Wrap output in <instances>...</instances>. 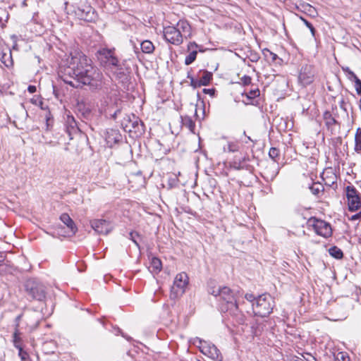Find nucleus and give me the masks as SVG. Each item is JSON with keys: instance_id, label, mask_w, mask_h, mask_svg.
I'll return each instance as SVG.
<instances>
[{"instance_id": "nucleus-1", "label": "nucleus", "mask_w": 361, "mask_h": 361, "mask_svg": "<svg viewBox=\"0 0 361 361\" xmlns=\"http://www.w3.org/2000/svg\"><path fill=\"white\" fill-rule=\"evenodd\" d=\"M65 83L75 88L87 85L90 90L101 87L103 75L92 65V60L82 52L75 50L67 59V66L61 71Z\"/></svg>"}, {"instance_id": "nucleus-2", "label": "nucleus", "mask_w": 361, "mask_h": 361, "mask_svg": "<svg viewBox=\"0 0 361 361\" xmlns=\"http://www.w3.org/2000/svg\"><path fill=\"white\" fill-rule=\"evenodd\" d=\"M209 293L217 298L221 312H227L240 324L245 323V316L238 307V293L237 292L227 286H218L210 288Z\"/></svg>"}, {"instance_id": "nucleus-3", "label": "nucleus", "mask_w": 361, "mask_h": 361, "mask_svg": "<svg viewBox=\"0 0 361 361\" xmlns=\"http://www.w3.org/2000/svg\"><path fill=\"white\" fill-rule=\"evenodd\" d=\"M274 301L270 295H259L252 304L253 312L255 315L265 317L272 312Z\"/></svg>"}, {"instance_id": "nucleus-4", "label": "nucleus", "mask_w": 361, "mask_h": 361, "mask_svg": "<svg viewBox=\"0 0 361 361\" xmlns=\"http://www.w3.org/2000/svg\"><path fill=\"white\" fill-rule=\"evenodd\" d=\"M27 295L32 300L43 301L46 298V290L43 284L35 279H28L25 283Z\"/></svg>"}, {"instance_id": "nucleus-5", "label": "nucleus", "mask_w": 361, "mask_h": 361, "mask_svg": "<svg viewBox=\"0 0 361 361\" xmlns=\"http://www.w3.org/2000/svg\"><path fill=\"white\" fill-rule=\"evenodd\" d=\"M121 125L126 132L141 135L145 132V125L135 114L127 115L123 118Z\"/></svg>"}, {"instance_id": "nucleus-6", "label": "nucleus", "mask_w": 361, "mask_h": 361, "mask_svg": "<svg viewBox=\"0 0 361 361\" xmlns=\"http://www.w3.org/2000/svg\"><path fill=\"white\" fill-rule=\"evenodd\" d=\"M195 343H198L197 346L204 355L215 361H222L221 353L214 344L199 338H195Z\"/></svg>"}, {"instance_id": "nucleus-7", "label": "nucleus", "mask_w": 361, "mask_h": 361, "mask_svg": "<svg viewBox=\"0 0 361 361\" xmlns=\"http://www.w3.org/2000/svg\"><path fill=\"white\" fill-rule=\"evenodd\" d=\"M97 59L101 64L108 70H113L114 66H118L119 61L111 49H102L97 51Z\"/></svg>"}, {"instance_id": "nucleus-8", "label": "nucleus", "mask_w": 361, "mask_h": 361, "mask_svg": "<svg viewBox=\"0 0 361 361\" xmlns=\"http://www.w3.org/2000/svg\"><path fill=\"white\" fill-rule=\"evenodd\" d=\"M188 276L185 272L178 274L176 276L173 284L171 289V298H178L184 293L185 288L188 283Z\"/></svg>"}, {"instance_id": "nucleus-9", "label": "nucleus", "mask_w": 361, "mask_h": 361, "mask_svg": "<svg viewBox=\"0 0 361 361\" xmlns=\"http://www.w3.org/2000/svg\"><path fill=\"white\" fill-rule=\"evenodd\" d=\"M307 225L312 227L317 235L324 238H329L332 235L331 226L325 221L311 217L307 221Z\"/></svg>"}, {"instance_id": "nucleus-10", "label": "nucleus", "mask_w": 361, "mask_h": 361, "mask_svg": "<svg viewBox=\"0 0 361 361\" xmlns=\"http://www.w3.org/2000/svg\"><path fill=\"white\" fill-rule=\"evenodd\" d=\"M348 209L355 212L361 208V195L353 185L345 188Z\"/></svg>"}, {"instance_id": "nucleus-11", "label": "nucleus", "mask_w": 361, "mask_h": 361, "mask_svg": "<svg viewBox=\"0 0 361 361\" xmlns=\"http://www.w3.org/2000/svg\"><path fill=\"white\" fill-rule=\"evenodd\" d=\"M164 37L169 43L180 45L183 43V35L175 26H167L164 28Z\"/></svg>"}, {"instance_id": "nucleus-12", "label": "nucleus", "mask_w": 361, "mask_h": 361, "mask_svg": "<svg viewBox=\"0 0 361 361\" xmlns=\"http://www.w3.org/2000/svg\"><path fill=\"white\" fill-rule=\"evenodd\" d=\"M75 14L78 17L87 22H93L97 18L95 10L87 4L81 5L75 11Z\"/></svg>"}, {"instance_id": "nucleus-13", "label": "nucleus", "mask_w": 361, "mask_h": 361, "mask_svg": "<svg viewBox=\"0 0 361 361\" xmlns=\"http://www.w3.org/2000/svg\"><path fill=\"white\" fill-rule=\"evenodd\" d=\"M90 225L92 229L99 234L107 235L113 229L111 223L104 219L92 220L90 221Z\"/></svg>"}, {"instance_id": "nucleus-14", "label": "nucleus", "mask_w": 361, "mask_h": 361, "mask_svg": "<svg viewBox=\"0 0 361 361\" xmlns=\"http://www.w3.org/2000/svg\"><path fill=\"white\" fill-rule=\"evenodd\" d=\"M314 78V71L312 66L305 65L302 67L299 74V80L303 85H310L313 82Z\"/></svg>"}, {"instance_id": "nucleus-15", "label": "nucleus", "mask_w": 361, "mask_h": 361, "mask_svg": "<svg viewBox=\"0 0 361 361\" xmlns=\"http://www.w3.org/2000/svg\"><path fill=\"white\" fill-rule=\"evenodd\" d=\"M23 317V314H19L17 316L15 319V328H14V332L13 334V345L16 348L20 351V349H23L22 348V339L20 337V322Z\"/></svg>"}, {"instance_id": "nucleus-16", "label": "nucleus", "mask_w": 361, "mask_h": 361, "mask_svg": "<svg viewBox=\"0 0 361 361\" xmlns=\"http://www.w3.org/2000/svg\"><path fill=\"white\" fill-rule=\"evenodd\" d=\"M121 139V135L118 130L109 128L105 133V140L109 147L118 143Z\"/></svg>"}, {"instance_id": "nucleus-17", "label": "nucleus", "mask_w": 361, "mask_h": 361, "mask_svg": "<svg viewBox=\"0 0 361 361\" xmlns=\"http://www.w3.org/2000/svg\"><path fill=\"white\" fill-rule=\"evenodd\" d=\"M198 47L199 45L195 42H191L188 44V51L190 53L185 59V65H190L195 61L197 54L198 53Z\"/></svg>"}, {"instance_id": "nucleus-18", "label": "nucleus", "mask_w": 361, "mask_h": 361, "mask_svg": "<svg viewBox=\"0 0 361 361\" xmlns=\"http://www.w3.org/2000/svg\"><path fill=\"white\" fill-rule=\"evenodd\" d=\"M323 118L325 123V126L331 134L335 131L336 126H339V123L333 117L331 113L329 111H326L323 114Z\"/></svg>"}, {"instance_id": "nucleus-19", "label": "nucleus", "mask_w": 361, "mask_h": 361, "mask_svg": "<svg viewBox=\"0 0 361 361\" xmlns=\"http://www.w3.org/2000/svg\"><path fill=\"white\" fill-rule=\"evenodd\" d=\"M98 90H102L103 94L111 98L112 96L116 95L117 85L112 80L107 82H102L101 87Z\"/></svg>"}, {"instance_id": "nucleus-20", "label": "nucleus", "mask_w": 361, "mask_h": 361, "mask_svg": "<svg viewBox=\"0 0 361 361\" xmlns=\"http://www.w3.org/2000/svg\"><path fill=\"white\" fill-rule=\"evenodd\" d=\"M66 133L72 139V136L78 133L79 128L77 126V123L73 116H68L66 121Z\"/></svg>"}, {"instance_id": "nucleus-21", "label": "nucleus", "mask_w": 361, "mask_h": 361, "mask_svg": "<svg viewBox=\"0 0 361 361\" xmlns=\"http://www.w3.org/2000/svg\"><path fill=\"white\" fill-rule=\"evenodd\" d=\"M175 27L180 31V34L183 35V37H190L192 35L191 27L186 20H180L176 25Z\"/></svg>"}, {"instance_id": "nucleus-22", "label": "nucleus", "mask_w": 361, "mask_h": 361, "mask_svg": "<svg viewBox=\"0 0 361 361\" xmlns=\"http://www.w3.org/2000/svg\"><path fill=\"white\" fill-rule=\"evenodd\" d=\"M112 71H114V75L116 79L123 82L127 80L128 73H129L128 68H126L125 71L120 63L118 66H114Z\"/></svg>"}, {"instance_id": "nucleus-23", "label": "nucleus", "mask_w": 361, "mask_h": 361, "mask_svg": "<svg viewBox=\"0 0 361 361\" xmlns=\"http://www.w3.org/2000/svg\"><path fill=\"white\" fill-rule=\"evenodd\" d=\"M60 219L70 229V231L73 234H75L76 233L78 230L77 227L75 225L74 221L72 220V219L68 214H62L60 216Z\"/></svg>"}, {"instance_id": "nucleus-24", "label": "nucleus", "mask_w": 361, "mask_h": 361, "mask_svg": "<svg viewBox=\"0 0 361 361\" xmlns=\"http://www.w3.org/2000/svg\"><path fill=\"white\" fill-rule=\"evenodd\" d=\"M269 156L273 160L271 163L269 164L271 168L276 170V163L277 162V157L279 156V149L276 147H271L269 151Z\"/></svg>"}, {"instance_id": "nucleus-25", "label": "nucleus", "mask_w": 361, "mask_h": 361, "mask_svg": "<svg viewBox=\"0 0 361 361\" xmlns=\"http://www.w3.org/2000/svg\"><path fill=\"white\" fill-rule=\"evenodd\" d=\"M142 51L145 54H152L154 50L153 43L149 40H144L140 44Z\"/></svg>"}, {"instance_id": "nucleus-26", "label": "nucleus", "mask_w": 361, "mask_h": 361, "mask_svg": "<svg viewBox=\"0 0 361 361\" xmlns=\"http://www.w3.org/2000/svg\"><path fill=\"white\" fill-rule=\"evenodd\" d=\"M180 118L182 125L188 128L190 130L193 131L195 125L192 119L188 116H181Z\"/></svg>"}, {"instance_id": "nucleus-27", "label": "nucleus", "mask_w": 361, "mask_h": 361, "mask_svg": "<svg viewBox=\"0 0 361 361\" xmlns=\"http://www.w3.org/2000/svg\"><path fill=\"white\" fill-rule=\"evenodd\" d=\"M212 79V73L207 71H203L202 75L199 80L202 86H206L209 84Z\"/></svg>"}, {"instance_id": "nucleus-28", "label": "nucleus", "mask_w": 361, "mask_h": 361, "mask_svg": "<svg viewBox=\"0 0 361 361\" xmlns=\"http://www.w3.org/2000/svg\"><path fill=\"white\" fill-rule=\"evenodd\" d=\"M152 271L159 273L161 270V261L157 257H153L151 261Z\"/></svg>"}, {"instance_id": "nucleus-29", "label": "nucleus", "mask_w": 361, "mask_h": 361, "mask_svg": "<svg viewBox=\"0 0 361 361\" xmlns=\"http://www.w3.org/2000/svg\"><path fill=\"white\" fill-rule=\"evenodd\" d=\"M329 253L331 257L337 259H341L343 257V251L336 246L330 247L329 250Z\"/></svg>"}, {"instance_id": "nucleus-30", "label": "nucleus", "mask_w": 361, "mask_h": 361, "mask_svg": "<svg viewBox=\"0 0 361 361\" xmlns=\"http://www.w3.org/2000/svg\"><path fill=\"white\" fill-rule=\"evenodd\" d=\"M0 60L6 67H10L13 65V60L11 56V51L8 53H3Z\"/></svg>"}, {"instance_id": "nucleus-31", "label": "nucleus", "mask_w": 361, "mask_h": 361, "mask_svg": "<svg viewBox=\"0 0 361 361\" xmlns=\"http://www.w3.org/2000/svg\"><path fill=\"white\" fill-rule=\"evenodd\" d=\"M310 189L312 193L316 196H319L320 192H322L324 190V186L319 183H313L310 186Z\"/></svg>"}, {"instance_id": "nucleus-32", "label": "nucleus", "mask_w": 361, "mask_h": 361, "mask_svg": "<svg viewBox=\"0 0 361 361\" xmlns=\"http://www.w3.org/2000/svg\"><path fill=\"white\" fill-rule=\"evenodd\" d=\"M300 19L304 23V24L307 26V27L309 28V30L312 34V36L315 38L316 30H315L314 27L313 26V25L302 16L300 17Z\"/></svg>"}, {"instance_id": "nucleus-33", "label": "nucleus", "mask_w": 361, "mask_h": 361, "mask_svg": "<svg viewBox=\"0 0 361 361\" xmlns=\"http://www.w3.org/2000/svg\"><path fill=\"white\" fill-rule=\"evenodd\" d=\"M351 81L355 82V87L357 94H361V80L357 77L356 75L352 77Z\"/></svg>"}, {"instance_id": "nucleus-34", "label": "nucleus", "mask_w": 361, "mask_h": 361, "mask_svg": "<svg viewBox=\"0 0 361 361\" xmlns=\"http://www.w3.org/2000/svg\"><path fill=\"white\" fill-rule=\"evenodd\" d=\"M245 95L249 100H251L259 96V90L258 88L251 90L248 93H246Z\"/></svg>"}, {"instance_id": "nucleus-35", "label": "nucleus", "mask_w": 361, "mask_h": 361, "mask_svg": "<svg viewBox=\"0 0 361 361\" xmlns=\"http://www.w3.org/2000/svg\"><path fill=\"white\" fill-rule=\"evenodd\" d=\"M18 355L22 361H32L29 354L23 349H20V351H18Z\"/></svg>"}, {"instance_id": "nucleus-36", "label": "nucleus", "mask_w": 361, "mask_h": 361, "mask_svg": "<svg viewBox=\"0 0 361 361\" xmlns=\"http://www.w3.org/2000/svg\"><path fill=\"white\" fill-rule=\"evenodd\" d=\"M188 78L190 80V85L193 88H197L201 87V84L199 80H195L192 76H191L190 74L188 75Z\"/></svg>"}, {"instance_id": "nucleus-37", "label": "nucleus", "mask_w": 361, "mask_h": 361, "mask_svg": "<svg viewBox=\"0 0 361 361\" xmlns=\"http://www.w3.org/2000/svg\"><path fill=\"white\" fill-rule=\"evenodd\" d=\"M140 237V235L134 231H131L129 233V238L135 244L137 247H139V243L137 240V238Z\"/></svg>"}, {"instance_id": "nucleus-38", "label": "nucleus", "mask_w": 361, "mask_h": 361, "mask_svg": "<svg viewBox=\"0 0 361 361\" xmlns=\"http://www.w3.org/2000/svg\"><path fill=\"white\" fill-rule=\"evenodd\" d=\"M18 114L21 119H26L28 116L27 111L25 109L24 106L22 104L21 108L18 110Z\"/></svg>"}, {"instance_id": "nucleus-39", "label": "nucleus", "mask_w": 361, "mask_h": 361, "mask_svg": "<svg viewBox=\"0 0 361 361\" xmlns=\"http://www.w3.org/2000/svg\"><path fill=\"white\" fill-rule=\"evenodd\" d=\"M342 70L346 73L349 80H352V77L355 75L349 67H342Z\"/></svg>"}, {"instance_id": "nucleus-40", "label": "nucleus", "mask_w": 361, "mask_h": 361, "mask_svg": "<svg viewBox=\"0 0 361 361\" xmlns=\"http://www.w3.org/2000/svg\"><path fill=\"white\" fill-rule=\"evenodd\" d=\"M240 80H241V83L245 86V85H248L251 83L252 78L248 75H244L243 77H242L240 78Z\"/></svg>"}, {"instance_id": "nucleus-41", "label": "nucleus", "mask_w": 361, "mask_h": 361, "mask_svg": "<svg viewBox=\"0 0 361 361\" xmlns=\"http://www.w3.org/2000/svg\"><path fill=\"white\" fill-rule=\"evenodd\" d=\"M46 121V130H50L54 125V118L45 119Z\"/></svg>"}, {"instance_id": "nucleus-42", "label": "nucleus", "mask_w": 361, "mask_h": 361, "mask_svg": "<svg viewBox=\"0 0 361 361\" xmlns=\"http://www.w3.org/2000/svg\"><path fill=\"white\" fill-rule=\"evenodd\" d=\"M354 150L357 153H360L361 152V139L355 140V147Z\"/></svg>"}, {"instance_id": "nucleus-43", "label": "nucleus", "mask_w": 361, "mask_h": 361, "mask_svg": "<svg viewBox=\"0 0 361 361\" xmlns=\"http://www.w3.org/2000/svg\"><path fill=\"white\" fill-rule=\"evenodd\" d=\"M357 219H360L361 220V211L354 215H353L352 216H350L349 218V220L350 221H355V220H357Z\"/></svg>"}, {"instance_id": "nucleus-44", "label": "nucleus", "mask_w": 361, "mask_h": 361, "mask_svg": "<svg viewBox=\"0 0 361 361\" xmlns=\"http://www.w3.org/2000/svg\"><path fill=\"white\" fill-rule=\"evenodd\" d=\"M267 51L269 53L272 62H274L278 59V56L276 54L271 52L268 49H267Z\"/></svg>"}, {"instance_id": "nucleus-45", "label": "nucleus", "mask_w": 361, "mask_h": 361, "mask_svg": "<svg viewBox=\"0 0 361 361\" xmlns=\"http://www.w3.org/2000/svg\"><path fill=\"white\" fill-rule=\"evenodd\" d=\"M203 92L205 94H209L211 96H214L215 90L214 89H204Z\"/></svg>"}, {"instance_id": "nucleus-46", "label": "nucleus", "mask_w": 361, "mask_h": 361, "mask_svg": "<svg viewBox=\"0 0 361 361\" xmlns=\"http://www.w3.org/2000/svg\"><path fill=\"white\" fill-rule=\"evenodd\" d=\"M228 149L229 152H234L238 150L237 146L234 144H228Z\"/></svg>"}, {"instance_id": "nucleus-47", "label": "nucleus", "mask_w": 361, "mask_h": 361, "mask_svg": "<svg viewBox=\"0 0 361 361\" xmlns=\"http://www.w3.org/2000/svg\"><path fill=\"white\" fill-rule=\"evenodd\" d=\"M361 139V128H358L357 129L356 133L355 135V140Z\"/></svg>"}, {"instance_id": "nucleus-48", "label": "nucleus", "mask_w": 361, "mask_h": 361, "mask_svg": "<svg viewBox=\"0 0 361 361\" xmlns=\"http://www.w3.org/2000/svg\"><path fill=\"white\" fill-rule=\"evenodd\" d=\"M245 298L248 301L252 302L254 300H256L252 294H246Z\"/></svg>"}, {"instance_id": "nucleus-49", "label": "nucleus", "mask_w": 361, "mask_h": 361, "mask_svg": "<svg viewBox=\"0 0 361 361\" xmlns=\"http://www.w3.org/2000/svg\"><path fill=\"white\" fill-rule=\"evenodd\" d=\"M27 90L30 93H35L37 89L36 87L34 85H29L27 87Z\"/></svg>"}, {"instance_id": "nucleus-50", "label": "nucleus", "mask_w": 361, "mask_h": 361, "mask_svg": "<svg viewBox=\"0 0 361 361\" xmlns=\"http://www.w3.org/2000/svg\"><path fill=\"white\" fill-rule=\"evenodd\" d=\"M47 118H53V116L51 115V112L49 110H47L45 114H44V118L45 119H47Z\"/></svg>"}, {"instance_id": "nucleus-51", "label": "nucleus", "mask_w": 361, "mask_h": 361, "mask_svg": "<svg viewBox=\"0 0 361 361\" xmlns=\"http://www.w3.org/2000/svg\"><path fill=\"white\" fill-rule=\"evenodd\" d=\"M341 355V357H338V360H341V361H349V359L348 357H345L343 353H339L338 355Z\"/></svg>"}, {"instance_id": "nucleus-52", "label": "nucleus", "mask_w": 361, "mask_h": 361, "mask_svg": "<svg viewBox=\"0 0 361 361\" xmlns=\"http://www.w3.org/2000/svg\"><path fill=\"white\" fill-rule=\"evenodd\" d=\"M234 169H235L237 170H240V169H243V167L240 165V164H239L238 166H234Z\"/></svg>"}, {"instance_id": "nucleus-53", "label": "nucleus", "mask_w": 361, "mask_h": 361, "mask_svg": "<svg viewBox=\"0 0 361 361\" xmlns=\"http://www.w3.org/2000/svg\"><path fill=\"white\" fill-rule=\"evenodd\" d=\"M30 102H31L32 104H37V99H35V98H32V99H31Z\"/></svg>"}, {"instance_id": "nucleus-54", "label": "nucleus", "mask_w": 361, "mask_h": 361, "mask_svg": "<svg viewBox=\"0 0 361 361\" xmlns=\"http://www.w3.org/2000/svg\"><path fill=\"white\" fill-rule=\"evenodd\" d=\"M197 51L200 52H204V50L202 49V46L199 45V47L197 48Z\"/></svg>"}, {"instance_id": "nucleus-55", "label": "nucleus", "mask_w": 361, "mask_h": 361, "mask_svg": "<svg viewBox=\"0 0 361 361\" xmlns=\"http://www.w3.org/2000/svg\"><path fill=\"white\" fill-rule=\"evenodd\" d=\"M39 106L41 107L42 109H45V108L43 106V102L39 101Z\"/></svg>"}, {"instance_id": "nucleus-56", "label": "nucleus", "mask_w": 361, "mask_h": 361, "mask_svg": "<svg viewBox=\"0 0 361 361\" xmlns=\"http://www.w3.org/2000/svg\"><path fill=\"white\" fill-rule=\"evenodd\" d=\"M27 0H24L23 2H22V6L23 7H25L27 6Z\"/></svg>"}, {"instance_id": "nucleus-57", "label": "nucleus", "mask_w": 361, "mask_h": 361, "mask_svg": "<svg viewBox=\"0 0 361 361\" xmlns=\"http://www.w3.org/2000/svg\"><path fill=\"white\" fill-rule=\"evenodd\" d=\"M307 361H317V359L314 357H312L311 360H307Z\"/></svg>"}, {"instance_id": "nucleus-58", "label": "nucleus", "mask_w": 361, "mask_h": 361, "mask_svg": "<svg viewBox=\"0 0 361 361\" xmlns=\"http://www.w3.org/2000/svg\"><path fill=\"white\" fill-rule=\"evenodd\" d=\"M277 173H278L277 171H274V173L272 174L271 177L272 178L275 177Z\"/></svg>"}, {"instance_id": "nucleus-59", "label": "nucleus", "mask_w": 361, "mask_h": 361, "mask_svg": "<svg viewBox=\"0 0 361 361\" xmlns=\"http://www.w3.org/2000/svg\"><path fill=\"white\" fill-rule=\"evenodd\" d=\"M247 139L252 142H253V140L250 138V137L247 136Z\"/></svg>"}, {"instance_id": "nucleus-60", "label": "nucleus", "mask_w": 361, "mask_h": 361, "mask_svg": "<svg viewBox=\"0 0 361 361\" xmlns=\"http://www.w3.org/2000/svg\"><path fill=\"white\" fill-rule=\"evenodd\" d=\"M295 361H304V360H301V359H300V360H295Z\"/></svg>"}]
</instances>
